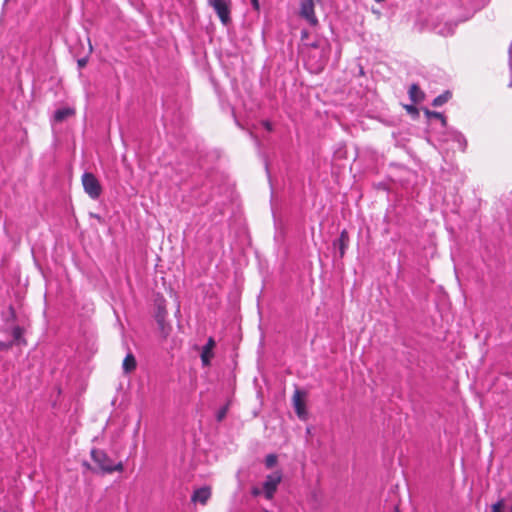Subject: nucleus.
I'll return each instance as SVG.
<instances>
[{
    "label": "nucleus",
    "instance_id": "obj_1",
    "mask_svg": "<svg viewBox=\"0 0 512 512\" xmlns=\"http://www.w3.org/2000/svg\"><path fill=\"white\" fill-rule=\"evenodd\" d=\"M329 57V45L327 42L313 44L308 51L306 64L312 72L323 70Z\"/></svg>",
    "mask_w": 512,
    "mask_h": 512
},
{
    "label": "nucleus",
    "instance_id": "obj_2",
    "mask_svg": "<svg viewBox=\"0 0 512 512\" xmlns=\"http://www.w3.org/2000/svg\"><path fill=\"white\" fill-rule=\"evenodd\" d=\"M91 458L103 473L122 472L124 469L122 462L114 464L112 459L103 450L93 449L91 451Z\"/></svg>",
    "mask_w": 512,
    "mask_h": 512
},
{
    "label": "nucleus",
    "instance_id": "obj_3",
    "mask_svg": "<svg viewBox=\"0 0 512 512\" xmlns=\"http://www.w3.org/2000/svg\"><path fill=\"white\" fill-rule=\"evenodd\" d=\"M82 185L84 188V191L88 196L96 200L100 197L102 193V187L100 185L99 180L96 178V176L93 173L85 172L83 173L81 177Z\"/></svg>",
    "mask_w": 512,
    "mask_h": 512
},
{
    "label": "nucleus",
    "instance_id": "obj_4",
    "mask_svg": "<svg viewBox=\"0 0 512 512\" xmlns=\"http://www.w3.org/2000/svg\"><path fill=\"white\" fill-rule=\"evenodd\" d=\"M281 481V471H276L266 476V479L263 483V494L267 500H271L274 497Z\"/></svg>",
    "mask_w": 512,
    "mask_h": 512
},
{
    "label": "nucleus",
    "instance_id": "obj_5",
    "mask_svg": "<svg viewBox=\"0 0 512 512\" xmlns=\"http://www.w3.org/2000/svg\"><path fill=\"white\" fill-rule=\"evenodd\" d=\"M209 5L215 10L223 24L230 22V1L229 0H208Z\"/></svg>",
    "mask_w": 512,
    "mask_h": 512
},
{
    "label": "nucleus",
    "instance_id": "obj_6",
    "mask_svg": "<svg viewBox=\"0 0 512 512\" xmlns=\"http://www.w3.org/2000/svg\"><path fill=\"white\" fill-rule=\"evenodd\" d=\"M314 0H301L299 14L304 18L311 26L318 25V19L314 10Z\"/></svg>",
    "mask_w": 512,
    "mask_h": 512
},
{
    "label": "nucleus",
    "instance_id": "obj_7",
    "mask_svg": "<svg viewBox=\"0 0 512 512\" xmlns=\"http://www.w3.org/2000/svg\"><path fill=\"white\" fill-rule=\"evenodd\" d=\"M292 400L297 416L301 419H305L307 413L305 408V402L302 398V393L299 390H296L294 392Z\"/></svg>",
    "mask_w": 512,
    "mask_h": 512
},
{
    "label": "nucleus",
    "instance_id": "obj_8",
    "mask_svg": "<svg viewBox=\"0 0 512 512\" xmlns=\"http://www.w3.org/2000/svg\"><path fill=\"white\" fill-rule=\"evenodd\" d=\"M215 347V341L212 337L208 338L207 343L203 346L201 352V361L203 366H208L211 359L213 358V349Z\"/></svg>",
    "mask_w": 512,
    "mask_h": 512
},
{
    "label": "nucleus",
    "instance_id": "obj_9",
    "mask_svg": "<svg viewBox=\"0 0 512 512\" xmlns=\"http://www.w3.org/2000/svg\"><path fill=\"white\" fill-rule=\"evenodd\" d=\"M211 496V489L210 487L204 486L201 488L196 489L193 492V495L191 497L192 502H199L202 505H205L207 501L209 500Z\"/></svg>",
    "mask_w": 512,
    "mask_h": 512
},
{
    "label": "nucleus",
    "instance_id": "obj_10",
    "mask_svg": "<svg viewBox=\"0 0 512 512\" xmlns=\"http://www.w3.org/2000/svg\"><path fill=\"white\" fill-rule=\"evenodd\" d=\"M157 313H156V319L158 324L160 325L161 329H164V322L165 318L167 316V310H166V301L163 297L160 299H157Z\"/></svg>",
    "mask_w": 512,
    "mask_h": 512
},
{
    "label": "nucleus",
    "instance_id": "obj_11",
    "mask_svg": "<svg viewBox=\"0 0 512 512\" xmlns=\"http://www.w3.org/2000/svg\"><path fill=\"white\" fill-rule=\"evenodd\" d=\"M75 114V110L71 107H64L57 109L53 115V121L56 123L63 122L68 117H71Z\"/></svg>",
    "mask_w": 512,
    "mask_h": 512
},
{
    "label": "nucleus",
    "instance_id": "obj_12",
    "mask_svg": "<svg viewBox=\"0 0 512 512\" xmlns=\"http://www.w3.org/2000/svg\"><path fill=\"white\" fill-rule=\"evenodd\" d=\"M136 359L132 353H128L123 360L122 368L124 373L128 374L136 369Z\"/></svg>",
    "mask_w": 512,
    "mask_h": 512
},
{
    "label": "nucleus",
    "instance_id": "obj_13",
    "mask_svg": "<svg viewBox=\"0 0 512 512\" xmlns=\"http://www.w3.org/2000/svg\"><path fill=\"white\" fill-rule=\"evenodd\" d=\"M348 243H349V236H348V233L346 230H343L341 233H340V236L337 240V242H335V245L338 244L339 246V251H340V257H343L344 254H345V250L347 249L348 247Z\"/></svg>",
    "mask_w": 512,
    "mask_h": 512
},
{
    "label": "nucleus",
    "instance_id": "obj_14",
    "mask_svg": "<svg viewBox=\"0 0 512 512\" xmlns=\"http://www.w3.org/2000/svg\"><path fill=\"white\" fill-rule=\"evenodd\" d=\"M409 96H410V99L415 103H418L424 99V94L417 84H412L410 86Z\"/></svg>",
    "mask_w": 512,
    "mask_h": 512
},
{
    "label": "nucleus",
    "instance_id": "obj_15",
    "mask_svg": "<svg viewBox=\"0 0 512 512\" xmlns=\"http://www.w3.org/2000/svg\"><path fill=\"white\" fill-rule=\"evenodd\" d=\"M451 98V93L449 91H446L444 92L443 94L437 96L434 100H433V106H441L443 104H445L449 99Z\"/></svg>",
    "mask_w": 512,
    "mask_h": 512
},
{
    "label": "nucleus",
    "instance_id": "obj_16",
    "mask_svg": "<svg viewBox=\"0 0 512 512\" xmlns=\"http://www.w3.org/2000/svg\"><path fill=\"white\" fill-rule=\"evenodd\" d=\"M427 115L430 118L438 119L441 122L442 127H446L447 121L442 113L436 111H427Z\"/></svg>",
    "mask_w": 512,
    "mask_h": 512
},
{
    "label": "nucleus",
    "instance_id": "obj_17",
    "mask_svg": "<svg viewBox=\"0 0 512 512\" xmlns=\"http://www.w3.org/2000/svg\"><path fill=\"white\" fill-rule=\"evenodd\" d=\"M452 137L454 139L455 142H457L458 144V147L461 149V150H464L465 149V146H466V140L464 139V137L459 134V133H456L454 132L452 134Z\"/></svg>",
    "mask_w": 512,
    "mask_h": 512
},
{
    "label": "nucleus",
    "instance_id": "obj_18",
    "mask_svg": "<svg viewBox=\"0 0 512 512\" xmlns=\"http://www.w3.org/2000/svg\"><path fill=\"white\" fill-rule=\"evenodd\" d=\"M492 512H505V501L499 499L496 503L491 506Z\"/></svg>",
    "mask_w": 512,
    "mask_h": 512
},
{
    "label": "nucleus",
    "instance_id": "obj_19",
    "mask_svg": "<svg viewBox=\"0 0 512 512\" xmlns=\"http://www.w3.org/2000/svg\"><path fill=\"white\" fill-rule=\"evenodd\" d=\"M277 463V456L275 454H269L265 458V465L267 468H272Z\"/></svg>",
    "mask_w": 512,
    "mask_h": 512
},
{
    "label": "nucleus",
    "instance_id": "obj_20",
    "mask_svg": "<svg viewBox=\"0 0 512 512\" xmlns=\"http://www.w3.org/2000/svg\"><path fill=\"white\" fill-rule=\"evenodd\" d=\"M13 337L16 341H20L22 337V329L20 327H15L13 329Z\"/></svg>",
    "mask_w": 512,
    "mask_h": 512
},
{
    "label": "nucleus",
    "instance_id": "obj_21",
    "mask_svg": "<svg viewBox=\"0 0 512 512\" xmlns=\"http://www.w3.org/2000/svg\"><path fill=\"white\" fill-rule=\"evenodd\" d=\"M262 492H263V489L261 490L259 487H253V488L251 489V494H252L253 496H255V497H257V496L261 495V494H262Z\"/></svg>",
    "mask_w": 512,
    "mask_h": 512
},
{
    "label": "nucleus",
    "instance_id": "obj_22",
    "mask_svg": "<svg viewBox=\"0 0 512 512\" xmlns=\"http://www.w3.org/2000/svg\"><path fill=\"white\" fill-rule=\"evenodd\" d=\"M226 415V408L221 409L217 414V420L221 421Z\"/></svg>",
    "mask_w": 512,
    "mask_h": 512
},
{
    "label": "nucleus",
    "instance_id": "obj_23",
    "mask_svg": "<svg viewBox=\"0 0 512 512\" xmlns=\"http://www.w3.org/2000/svg\"><path fill=\"white\" fill-rule=\"evenodd\" d=\"M251 4L255 10L258 11L260 9V4L258 0H251Z\"/></svg>",
    "mask_w": 512,
    "mask_h": 512
},
{
    "label": "nucleus",
    "instance_id": "obj_24",
    "mask_svg": "<svg viewBox=\"0 0 512 512\" xmlns=\"http://www.w3.org/2000/svg\"><path fill=\"white\" fill-rule=\"evenodd\" d=\"M86 63H87V60L84 58L78 60L79 67H84L86 65Z\"/></svg>",
    "mask_w": 512,
    "mask_h": 512
},
{
    "label": "nucleus",
    "instance_id": "obj_25",
    "mask_svg": "<svg viewBox=\"0 0 512 512\" xmlns=\"http://www.w3.org/2000/svg\"><path fill=\"white\" fill-rule=\"evenodd\" d=\"M265 127L268 129V130H271V126L268 122H265Z\"/></svg>",
    "mask_w": 512,
    "mask_h": 512
},
{
    "label": "nucleus",
    "instance_id": "obj_26",
    "mask_svg": "<svg viewBox=\"0 0 512 512\" xmlns=\"http://www.w3.org/2000/svg\"><path fill=\"white\" fill-rule=\"evenodd\" d=\"M7 347H9V345L0 344V348H1V349H5V348H7Z\"/></svg>",
    "mask_w": 512,
    "mask_h": 512
},
{
    "label": "nucleus",
    "instance_id": "obj_27",
    "mask_svg": "<svg viewBox=\"0 0 512 512\" xmlns=\"http://www.w3.org/2000/svg\"><path fill=\"white\" fill-rule=\"evenodd\" d=\"M510 86H512V82L510 83Z\"/></svg>",
    "mask_w": 512,
    "mask_h": 512
}]
</instances>
